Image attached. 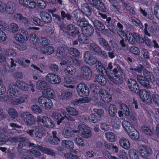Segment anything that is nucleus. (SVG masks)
Returning a JSON list of instances; mask_svg holds the SVG:
<instances>
[{
	"mask_svg": "<svg viewBox=\"0 0 159 159\" xmlns=\"http://www.w3.org/2000/svg\"><path fill=\"white\" fill-rule=\"evenodd\" d=\"M73 14L74 15V18L76 20L83 18L82 17L83 14L79 10H76L74 11L73 12Z\"/></svg>",
	"mask_w": 159,
	"mask_h": 159,
	"instance_id": "nucleus-38",
	"label": "nucleus"
},
{
	"mask_svg": "<svg viewBox=\"0 0 159 159\" xmlns=\"http://www.w3.org/2000/svg\"><path fill=\"white\" fill-rule=\"evenodd\" d=\"M46 96L48 98H53L55 97L54 91L51 89L48 88L45 90Z\"/></svg>",
	"mask_w": 159,
	"mask_h": 159,
	"instance_id": "nucleus-50",
	"label": "nucleus"
},
{
	"mask_svg": "<svg viewBox=\"0 0 159 159\" xmlns=\"http://www.w3.org/2000/svg\"><path fill=\"white\" fill-rule=\"evenodd\" d=\"M64 71L68 75H73L75 73L76 70L73 66H67L64 70Z\"/></svg>",
	"mask_w": 159,
	"mask_h": 159,
	"instance_id": "nucleus-28",
	"label": "nucleus"
},
{
	"mask_svg": "<svg viewBox=\"0 0 159 159\" xmlns=\"http://www.w3.org/2000/svg\"><path fill=\"white\" fill-rule=\"evenodd\" d=\"M80 72L78 75L80 79H86L91 78L92 76L93 72L89 66L84 65L80 67Z\"/></svg>",
	"mask_w": 159,
	"mask_h": 159,
	"instance_id": "nucleus-1",
	"label": "nucleus"
},
{
	"mask_svg": "<svg viewBox=\"0 0 159 159\" xmlns=\"http://www.w3.org/2000/svg\"><path fill=\"white\" fill-rule=\"evenodd\" d=\"M139 95L142 101L145 103L149 104L152 102V98L150 93L146 90H140Z\"/></svg>",
	"mask_w": 159,
	"mask_h": 159,
	"instance_id": "nucleus-6",
	"label": "nucleus"
},
{
	"mask_svg": "<svg viewBox=\"0 0 159 159\" xmlns=\"http://www.w3.org/2000/svg\"><path fill=\"white\" fill-rule=\"evenodd\" d=\"M96 8L98 10L102 11L103 12H105L106 11L105 6L104 3L101 0L98 2L97 5L95 6Z\"/></svg>",
	"mask_w": 159,
	"mask_h": 159,
	"instance_id": "nucleus-47",
	"label": "nucleus"
},
{
	"mask_svg": "<svg viewBox=\"0 0 159 159\" xmlns=\"http://www.w3.org/2000/svg\"><path fill=\"white\" fill-rule=\"evenodd\" d=\"M68 51L69 53L73 56H79L80 53L79 51L76 48H71L69 49Z\"/></svg>",
	"mask_w": 159,
	"mask_h": 159,
	"instance_id": "nucleus-48",
	"label": "nucleus"
},
{
	"mask_svg": "<svg viewBox=\"0 0 159 159\" xmlns=\"http://www.w3.org/2000/svg\"><path fill=\"white\" fill-rule=\"evenodd\" d=\"M79 42L84 44H87L89 42V40L83 34H80L78 37Z\"/></svg>",
	"mask_w": 159,
	"mask_h": 159,
	"instance_id": "nucleus-55",
	"label": "nucleus"
},
{
	"mask_svg": "<svg viewBox=\"0 0 159 159\" xmlns=\"http://www.w3.org/2000/svg\"><path fill=\"white\" fill-rule=\"evenodd\" d=\"M98 40L99 44L104 50L108 51H111V48L108 42L104 39L102 37H100L98 39Z\"/></svg>",
	"mask_w": 159,
	"mask_h": 159,
	"instance_id": "nucleus-15",
	"label": "nucleus"
},
{
	"mask_svg": "<svg viewBox=\"0 0 159 159\" xmlns=\"http://www.w3.org/2000/svg\"><path fill=\"white\" fill-rule=\"evenodd\" d=\"M49 68L51 71L54 73H56L59 70L58 66L55 64H51Z\"/></svg>",
	"mask_w": 159,
	"mask_h": 159,
	"instance_id": "nucleus-54",
	"label": "nucleus"
},
{
	"mask_svg": "<svg viewBox=\"0 0 159 159\" xmlns=\"http://www.w3.org/2000/svg\"><path fill=\"white\" fill-rule=\"evenodd\" d=\"M122 125L125 131L127 133L134 130V129L133 128L130 123L127 121H123L122 122Z\"/></svg>",
	"mask_w": 159,
	"mask_h": 159,
	"instance_id": "nucleus-25",
	"label": "nucleus"
},
{
	"mask_svg": "<svg viewBox=\"0 0 159 159\" xmlns=\"http://www.w3.org/2000/svg\"><path fill=\"white\" fill-rule=\"evenodd\" d=\"M116 113V109L113 104H111L109 107V113L110 116L114 117Z\"/></svg>",
	"mask_w": 159,
	"mask_h": 159,
	"instance_id": "nucleus-44",
	"label": "nucleus"
},
{
	"mask_svg": "<svg viewBox=\"0 0 159 159\" xmlns=\"http://www.w3.org/2000/svg\"><path fill=\"white\" fill-rule=\"evenodd\" d=\"M42 123L44 126L48 128H52L55 126V124L52 120L46 116H44L42 117Z\"/></svg>",
	"mask_w": 159,
	"mask_h": 159,
	"instance_id": "nucleus-14",
	"label": "nucleus"
},
{
	"mask_svg": "<svg viewBox=\"0 0 159 159\" xmlns=\"http://www.w3.org/2000/svg\"><path fill=\"white\" fill-rule=\"evenodd\" d=\"M96 64L95 66L96 70L100 72L101 73L103 74V72L105 70V69L102 63L98 61Z\"/></svg>",
	"mask_w": 159,
	"mask_h": 159,
	"instance_id": "nucleus-52",
	"label": "nucleus"
},
{
	"mask_svg": "<svg viewBox=\"0 0 159 159\" xmlns=\"http://www.w3.org/2000/svg\"><path fill=\"white\" fill-rule=\"evenodd\" d=\"M15 84L16 87H17L22 90L26 91L28 89V86L27 84L21 81H17Z\"/></svg>",
	"mask_w": 159,
	"mask_h": 159,
	"instance_id": "nucleus-26",
	"label": "nucleus"
},
{
	"mask_svg": "<svg viewBox=\"0 0 159 159\" xmlns=\"http://www.w3.org/2000/svg\"><path fill=\"white\" fill-rule=\"evenodd\" d=\"M61 134L64 137L68 139L74 135L73 130L70 129H64L62 130Z\"/></svg>",
	"mask_w": 159,
	"mask_h": 159,
	"instance_id": "nucleus-24",
	"label": "nucleus"
},
{
	"mask_svg": "<svg viewBox=\"0 0 159 159\" xmlns=\"http://www.w3.org/2000/svg\"><path fill=\"white\" fill-rule=\"evenodd\" d=\"M84 59L85 62L91 66L96 64L98 61L93 55L88 51L85 52L84 54Z\"/></svg>",
	"mask_w": 159,
	"mask_h": 159,
	"instance_id": "nucleus-7",
	"label": "nucleus"
},
{
	"mask_svg": "<svg viewBox=\"0 0 159 159\" xmlns=\"http://www.w3.org/2000/svg\"><path fill=\"white\" fill-rule=\"evenodd\" d=\"M142 131H143L146 134L152 135L153 134V132L148 127L144 126L142 128Z\"/></svg>",
	"mask_w": 159,
	"mask_h": 159,
	"instance_id": "nucleus-61",
	"label": "nucleus"
},
{
	"mask_svg": "<svg viewBox=\"0 0 159 159\" xmlns=\"http://www.w3.org/2000/svg\"><path fill=\"white\" fill-rule=\"evenodd\" d=\"M89 47L91 51L95 54L98 55L101 52V48L94 43H90Z\"/></svg>",
	"mask_w": 159,
	"mask_h": 159,
	"instance_id": "nucleus-19",
	"label": "nucleus"
},
{
	"mask_svg": "<svg viewBox=\"0 0 159 159\" xmlns=\"http://www.w3.org/2000/svg\"><path fill=\"white\" fill-rule=\"evenodd\" d=\"M95 79L101 85L104 86L107 82L105 78L101 75H98L96 76Z\"/></svg>",
	"mask_w": 159,
	"mask_h": 159,
	"instance_id": "nucleus-35",
	"label": "nucleus"
},
{
	"mask_svg": "<svg viewBox=\"0 0 159 159\" xmlns=\"http://www.w3.org/2000/svg\"><path fill=\"white\" fill-rule=\"evenodd\" d=\"M81 11L83 14L89 16L91 15L92 10V8L89 7L87 3H84L81 6Z\"/></svg>",
	"mask_w": 159,
	"mask_h": 159,
	"instance_id": "nucleus-18",
	"label": "nucleus"
},
{
	"mask_svg": "<svg viewBox=\"0 0 159 159\" xmlns=\"http://www.w3.org/2000/svg\"><path fill=\"white\" fill-rule=\"evenodd\" d=\"M5 54L7 56H11L15 57L16 55V53L15 49L12 48L8 49L6 50Z\"/></svg>",
	"mask_w": 159,
	"mask_h": 159,
	"instance_id": "nucleus-59",
	"label": "nucleus"
},
{
	"mask_svg": "<svg viewBox=\"0 0 159 159\" xmlns=\"http://www.w3.org/2000/svg\"><path fill=\"white\" fill-rule=\"evenodd\" d=\"M143 75L144 76L143 77L150 82L153 83L155 81V77L151 72L145 70L143 71Z\"/></svg>",
	"mask_w": 159,
	"mask_h": 159,
	"instance_id": "nucleus-23",
	"label": "nucleus"
},
{
	"mask_svg": "<svg viewBox=\"0 0 159 159\" xmlns=\"http://www.w3.org/2000/svg\"><path fill=\"white\" fill-rule=\"evenodd\" d=\"M32 128L36 131L35 135L37 139H41L43 137L44 134L43 132L44 129L41 126L39 125H36L33 126Z\"/></svg>",
	"mask_w": 159,
	"mask_h": 159,
	"instance_id": "nucleus-16",
	"label": "nucleus"
},
{
	"mask_svg": "<svg viewBox=\"0 0 159 159\" xmlns=\"http://www.w3.org/2000/svg\"><path fill=\"white\" fill-rule=\"evenodd\" d=\"M40 16L42 22L46 23H49L52 21V17L50 14L48 13L42 11L40 13Z\"/></svg>",
	"mask_w": 159,
	"mask_h": 159,
	"instance_id": "nucleus-17",
	"label": "nucleus"
},
{
	"mask_svg": "<svg viewBox=\"0 0 159 159\" xmlns=\"http://www.w3.org/2000/svg\"><path fill=\"white\" fill-rule=\"evenodd\" d=\"M41 151L44 153L52 156H54L55 153L52 149L49 148H46L42 146L41 148Z\"/></svg>",
	"mask_w": 159,
	"mask_h": 159,
	"instance_id": "nucleus-42",
	"label": "nucleus"
},
{
	"mask_svg": "<svg viewBox=\"0 0 159 159\" xmlns=\"http://www.w3.org/2000/svg\"><path fill=\"white\" fill-rule=\"evenodd\" d=\"M66 110L70 115L75 116L78 114V111L74 107H68L66 108Z\"/></svg>",
	"mask_w": 159,
	"mask_h": 159,
	"instance_id": "nucleus-39",
	"label": "nucleus"
},
{
	"mask_svg": "<svg viewBox=\"0 0 159 159\" xmlns=\"http://www.w3.org/2000/svg\"><path fill=\"white\" fill-rule=\"evenodd\" d=\"M119 143L120 146L125 149L128 150L130 148V143L129 140L125 138H121L119 140Z\"/></svg>",
	"mask_w": 159,
	"mask_h": 159,
	"instance_id": "nucleus-21",
	"label": "nucleus"
},
{
	"mask_svg": "<svg viewBox=\"0 0 159 159\" xmlns=\"http://www.w3.org/2000/svg\"><path fill=\"white\" fill-rule=\"evenodd\" d=\"M31 110L34 113L40 114L42 112V110L37 105H33L31 107Z\"/></svg>",
	"mask_w": 159,
	"mask_h": 159,
	"instance_id": "nucleus-40",
	"label": "nucleus"
},
{
	"mask_svg": "<svg viewBox=\"0 0 159 159\" xmlns=\"http://www.w3.org/2000/svg\"><path fill=\"white\" fill-rule=\"evenodd\" d=\"M54 51V49L52 46L47 47L45 51H42V53L43 54L46 53L47 55H50L52 54Z\"/></svg>",
	"mask_w": 159,
	"mask_h": 159,
	"instance_id": "nucleus-57",
	"label": "nucleus"
},
{
	"mask_svg": "<svg viewBox=\"0 0 159 159\" xmlns=\"http://www.w3.org/2000/svg\"><path fill=\"white\" fill-rule=\"evenodd\" d=\"M137 78L138 82L144 87L148 89L151 87L152 85L150 81L147 80L143 76L139 75L137 76Z\"/></svg>",
	"mask_w": 159,
	"mask_h": 159,
	"instance_id": "nucleus-11",
	"label": "nucleus"
},
{
	"mask_svg": "<svg viewBox=\"0 0 159 159\" xmlns=\"http://www.w3.org/2000/svg\"><path fill=\"white\" fill-rule=\"evenodd\" d=\"M20 117L23 121L28 125H31L35 123L36 121L33 115L30 112L26 111L22 113Z\"/></svg>",
	"mask_w": 159,
	"mask_h": 159,
	"instance_id": "nucleus-2",
	"label": "nucleus"
},
{
	"mask_svg": "<svg viewBox=\"0 0 159 159\" xmlns=\"http://www.w3.org/2000/svg\"><path fill=\"white\" fill-rule=\"evenodd\" d=\"M65 33L69 36L75 37L79 34L80 32L74 25L70 24L66 25Z\"/></svg>",
	"mask_w": 159,
	"mask_h": 159,
	"instance_id": "nucleus-9",
	"label": "nucleus"
},
{
	"mask_svg": "<svg viewBox=\"0 0 159 159\" xmlns=\"http://www.w3.org/2000/svg\"><path fill=\"white\" fill-rule=\"evenodd\" d=\"M102 100L105 103H108L110 102L112 99L111 96V94L107 92L104 95L102 96Z\"/></svg>",
	"mask_w": 159,
	"mask_h": 159,
	"instance_id": "nucleus-46",
	"label": "nucleus"
},
{
	"mask_svg": "<svg viewBox=\"0 0 159 159\" xmlns=\"http://www.w3.org/2000/svg\"><path fill=\"white\" fill-rule=\"evenodd\" d=\"M66 47L62 45L59 47L57 49L56 55L59 58H61L65 54Z\"/></svg>",
	"mask_w": 159,
	"mask_h": 159,
	"instance_id": "nucleus-27",
	"label": "nucleus"
},
{
	"mask_svg": "<svg viewBox=\"0 0 159 159\" xmlns=\"http://www.w3.org/2000/svg\"><path fill=\"white\" fill-rule=\"evenodd\" d=\"M139 149L141 156L143 158H147L152 154V149L146 145H140Z\"/></svg>",
	"mask_w": 159,
	"mask_h": 159,
	"instance_id": "nucleus-5",
	"label": "nucleus"
},
{
	"mask_svg": "<svg viewBox=\"0 0 159 159\" xmlns=\"http://www.w3.org/2000/svg\"><path fill=\"white\" fill-rule=\"evenodd\" d=\"M129 135L133 139L136 140L139 139V135L137 131L135 130H133L132 132H130L128 133Z\"/></svg>",
	"mask_w": 159,
	"mask_h": 159,
	"instance_id": "nucleus-49",
	"label": "nucleus"
},
{
	"mask_svg": "<svg viewBox=\"0 0 159 159\" xmlns=\"http://www.w3.org/2000/svg\"><path fill=\"white\" fill-rule=\"evenodd\" d=\"M92 26L89 24L83 29V33L86 36H90L94 32Z\"/></svg>",
	"mask_w": 159,
	"mask_h": 159,
	"instance_id": "nucleus-20",
	"label": "nucleus"
},
{
	"mask_svg": "<svg viewBox=\"0 0 159 159\" xmlns=\"http://www.w3.org/2000/svg\"><path fill=\"white\" fill-rule=\"evenodd\" d=\"M52 103L51 100L48 99L43 108L46 109H49L52 107Z\"/></svg>",
	"mask_w": 159,
	"mask_h": 159,
	"instance_id": "nucleus-64",
	"label": "nucleus"
},
{
	"mask_svg": "<svg viewBox=\"0 0 159 159\" xmlns=\"http://www.w3.org/2000/svg\"><path fill=\"white\" fill-rule=\"evenodd\" d=\"M132 20L133 23L139 28L142 29L143 28V25L140 20L135 17H132Z\"/></svg>",
	"mask_w": 159,
	"mask_h": 159,
	"instance_id": "nucleus-53",
	"label": "nucleus"
},
{
	"mask_svg": "<svg viewBox=\"0 0 159 159\" xmlns=\"http://www.w3.org/2000/svg\"><path fill=\"white\" fill-rule=\"evenodd\" d=\"M117 32L118 35L122 39H124L125 40L126 38L127 39V34L123 30H117Z\"/></svg>",
	"mask_w": 159,
	"mask_h": 159,
	"instance_id": "nucleus-62",
	"label": "nucleus"
},
{
	"mask_svg": "<svg viewBox=\"0 0 159 159\" xmlns=\"http://www.w3.org/2000/svg\"><path fill=\"white\" fill-rule=\"evenodd\" d=\"M15 37L17 41L22 43L25 41L27 40L28 36H26L25 37L21 34H16L15 36Z\"/></svg>",
	"mask_w": 159,
	"mask_h": 159,
	"instance_id": "nucleus-37",
	"label": "nucleus"
},
{
	"mask_svg": "<svg viewBox=\"0 0 159 159\" xmlns=\"http://www.w3.org/2000/svg\"><path fill=\"white\" fill-rule=\"evenodd\" d=\"M55 74L52 73L48 74L46 77V80L49 83L52 84L54 80Z\"/></svg>",
	"mask_w": 159,
	"mask_h": 159,
	"instance_id": "nucleus-60",
	"label": "nucleus"
},
{
	"mask_svg": "<svg viewBox=\"0 0 159 159\" xmlns=\"http://www.w3.org/2000/svg\"><path fill=\"white\" fill-rule=\"evenodd\" d=\"M9 29L13 33H15L18 30V25L15 23H11L9 26Z\"/></svg>",
	"mask_w": 159,
	"mask_h": 159,
	"instance_id": "nucleus-51",
	"label": "nucleus"
},
{
	"mask_svg": "<svg viewBox=\"0 0 159 159\" xmlns=\"http://www.w3.org/2000/svg\"><path fill=\"white\" fill-rule=\"evenodd\" d=\"M64 156L67 159H78L77 156L70 153H66L64 154Z\"/></svg>",
	"mask_w": 159,
	"mask_h": 159,
	"instance_id": "nucleus-63",
	"label": "nucleus"
},
{
	"mask_svg": "<svg viewBox=\"0 0 159 159\" xmlns=\"http://www.w3.org/2000/svg\"><path fill=\"white\" fill-rule=\"evenodd\" d=\"M5 11L7 13L12 14L14 13L16 9V4L11 1H8L5 4Z\"/></svg>",
	"mask_w": 159,
	"mask_h": 159,
	"instance_id": "nucleus-10",
	"label": "nucleus"
},
{
	"mask_svg": "<svg viewBox=\"0 0 159 159\" xmlns=\"http://www.w3.org/2000/svg\"><path fill=\"white\" fill-rule=\"evenodd\" d=\"M127 84L130 90L133 93L139 89V85L136 81L133 78L129 79L128 80Z\"/></svg>",
	"mask_w": 159,
	"mask_h": 159,
	"instance_id": "nucleus-12",
	"label": "nucleus"
},
{
	"mask_svg": "<svg viewBox=\"0 0 159 159\" xmlns=\"http://www.w3.org/2000/svg\"><path fill=\"white\" fill-rule=\"evenodd\" d=\"M93 24L94 26L99 31H102L105 29V27L104 25L98 20H94Z\"/></svg>",
	"mask_w": 159,
	"mask_h": 159,
	"instance_id": "nucleus-33",
	"label": "nucleus"
},
{
	"mask_svg": "<svg viewBox=\"0 0 159 159\" xmlns=\"http://www.w3.org/2000/svg\"><path fill=\"white\" fill-rule=\"evenodd\" d=\"M79 133L85 139L90 138L92 135V132L90 128L83 124L78 125Z\"/></svg>",
	"mask_w": 159,
	"mask_h": 159,
	"instance_id": "nucleus-3",
	"label": "nucleus"
},
{
	"mask_svg": "<svg viewBox=\"0 0 159 159\" xmlns=\"http://www.w3.org/2000/svg\"><path fill=\"white\" fill-rule=\"evenodd\" d=\"M106 136L107 140L111 142H114L116 140L115 135L113 133H107L106 134Z\"/></svg>",
	"mask_w": 159,
	"mask_h": 159,
	"instance_id": "nucleus-43",
	"label": "nucleus"
},
{
	"mask_svg": "<svg viewBox=\"0 0 159 159\" xmlns=\"http://www.w3.org/2000/svg\"><path fill=\"white\" fill-rule=\"evenodd\" d=\"M62 144L63 146L69 149H72L74 148L73 143L69 140L62 141Z\"/></svg>",
	"mask_w": 159,
	"mask_h": 159,
	"instance_id": "nucleus-31",
	"label": "nucleus"
},
{
	"mask_svg": "<svg viewBox=\"0 0 159 159\" xmlns=\"http://www.w3.org/2000/svg\"><path fill=\"white\" fill-rule=\"evenodd\" d=\"M98 15L104 20H105V25L109 28V29L112 31L114 27L113 24L112 23V21L111 18L110 17H107V16L100 12H98Z\"/></svg>",
	"mask_w": 159,
	"mask_h": 159,
	"instance_id": "nucleus-13",
	"label": "nucleus"
},
{
	"mask_svg": "<svg viewBox=\"0 0 159 159\" xmlns=\"http://www.w3.org/2000/svg\"><path fill=\"white\" fill-rule=\"evenodd\" d=\"M76 21L77 25L83 28V29L88 24V22L84 18L77 20Z\"/></svg>",
	"mask_w": 159,
	"mask_h": 159,
	"instance_id": "nucleus-34",
	"label": "nucleus"
},
{
	"mask_svg": "<svg viewBox=\"0 0 159 159\" xmlns=\"http://www.w3.org/2000/svg\"><path fill=\"white\" fill-rule=\"evenodd\" d=\"M120 109L126 116H128L129 115V108L125 104L122 103L120 105Z\"/></svg>",
	"mask_w": 159,
	"mask_h": 159,
	"instance_id": "nucleus-36",
	"label": "nucleus"
},
{
	"mask_svg": "<svg viewBox=\"0 0 159 159\" xmlns=\"http://www.w3.org/2000/svg\"><path fill=\"white\" fill-rule=\"evenodd\" d=\"M76 89L78 95L80 97H83L89 95V89L84 83L79 84L77 86Z\"/></svg>",
	"mask_w": 159,
	"mask_h": 159,
	"instance_id": "nucleus-4",
	"label": "nucleus"
},
{
	"mask_svg": "<svg viewBox=\"0 0 159 159\" xmlns=\"http://www.w3.org/2000/svg\"><path fill=\"white\" fill-rule=\"evenodd\" d=\"M16 85L13 82L10 83L7 91V96L9 98H14L18 95L17 90L16 89Z\"/></svg>",
	"mask_w": 159,
	"mask_h": 159,
	"instance_id": "nucleus-8",
	"label": "nucleus"
},
{
	"mask_svg": "<svg viewBox=\"0 0 159 159\" xmlns=\"http://www.w3.org/2000/svg\"><path fill=\"white\" fill-rule=\"evenodd\" d=\"M128 155L130 159H139L137 152L134 149H130L128 152Z\"/></svg>",
	"mask_w": 159,
	"mask_h": 159,
	"instance_id": "nucleus-30",
	"label": "nucleus"
},
{
	"mask_svg": "<svg viewBox=\"0 0 159 159\" xmlns=\"http://www.w3.org/2000/svg\"><path fill=\"white\" fill-rule=\"evenodd\" d=\"M47 82L45 81L40 80L38 81L36 83V87L39 90H42L47 87Z\"/></svg>",
	"mask_w": 159,
	"mask_h": 159,
	"instance_id": "nucleus-32",
	"label": "nucleus"
},
{
	"mask_svg": "<svg viewBox=\"0 0 159 159\" xmlns=\"http://www.w3.org/2000/svg\"><path fill=\"white\" fill-rule=\"evenodd\" d=\"M118 118L115 117L111 121V124L113 127L115 129H119L120 128L119 122L118 121Z\"/></svg>",
	"mask_w": 159,
	"mask_h": 159,
	"instance_id": "nucleus-56",
	"label": "nucleus"
},
{
	"mask_svg": "<svg viewBox=\"0 0 159 159\" xmlns=\"http://www.w3.org/2000/svg\"><path fill=\"white\" fill-rule=\"evenodd\" d=\"M88 119L90 122L95 123L99 121L100 119V117L95 113H92L89 115Z\"/></svg>",
	"mask_w": 159,
	"mask_h": 159,
	"instance_id": "nucleus-29",
	"label": "nucleus"
},
{
	"mask_svg": "<svg viewBox=\"0 0 159 159\" xmlns=\"http://www.w3.org/2000/svg\"><path fill=\"white\" fill-rule=\"evenodd\" d=\"M102 153L103 156L107 159H118L115 156H111L109 152L106 150L103 151Z\"/></svg>",
	"mask_w": 159,
	"mask_h": 159,
	"instance_id": "nucleus-58",
	"label": "nucleus"
},
{
	"mask_svg": "<svg viewBox=\"0 0 159 159\" xmlns=\"http://www.w3.org/2000/svg\"><path fill=\"white\" fill-rule=\"evenodd\" d=\"M27 99L26 96H22L18 98L11 99V102L13 105H18L24 102Z\"/></svg>",
	"mask_w": 159,
	"mask_h": 159,
	"instance_id": "nucleus-22",
	"label": "nucleus"
},
{
	"mask_svg": "<svg viewBox=\"0 0 159 159\" xmlns=\"http://www.w3.org/2000/svg\"><path fill=\"white\" fill-rule=\"evenodd\" d=\"M48 99L47 97L43 96L39 97L38 98V102L40 106L43 108Z\"/></svg>",
	"mask_w": 159,
	"mask_h": 159,
	"instance_id": "nucleus-41",
	"label": "nucleus"
},
{
	"mask_svg": "<svg viewBox=\"0 0 159 159\" xmlns=\"http://www.w3.org/2000/svg\"><path fill=\"white\" fill-rule=\"evenodd\" d=\"M8 114L11 118L15 119L18 116V113L16 110L13 108H10L8 110Z\"/></svg>",
	"mask_w": 159,
	"mask_h": 159,
	"instance_id": "nucleus-45",
	"label": "nucleus"
}]
</instances>
